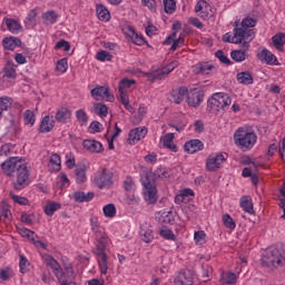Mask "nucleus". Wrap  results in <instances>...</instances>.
<instances>
[{"mask_svg":"<svg viewBox=\"0 0 285 285\" xmlns=\"http://www.w3.org/2000/svg\"><path fill=\"white\" fill-rule=\"evenodd\" d=\"M1 168L9 177H17V180L13 183L16 190H23L28 186L30 173L28 171L26 160L19 157H11L1 164Z\"/></svg>","mask_w":285,"mask_h":285,"instance_id":"obj_1","label":"nucleus"},{"mask_svg":"<svg viewBox=\"0 0 285 285\" xmlns=\"http://www.w3.org/2000/svg\"><path fill=\"white\" fill-rule=\"evenodd\" d=\"M234 141L239 150L246 153L257 144V134L253 129L240 127L234 134Z\"/></svg>","mask_w":285,"mask_h":285,"instance_id":"obj_2","label":"nucleus"},{"mask_svg":"<svg viewBox=\"0 0 285 285\" xmlns=\"http://www.w3.org/2000/svg\"><path fill=\"white\" fill-rule=\"evenodd\" d=\"M159 177H161L159 171H147L142 179V186L145 188L144 197L147 204H157L159 199L157 195V179H159Z\"/></svg>","mask_w":285,"mask_h":285,"instance_id":"obj_3","label":"nucleus"},{"mask_svg":"<svg viewBox=\"0 0 285 285\" xmlns=\"http://www.w3.org/2000/svg\"><path fill=\"white\" fill-rule=\"evenodd\" d=\"M262 263L267 268L285 266V247H269L263 255Z\"/></svg>","mask_w":285,"mask_h":285,"instance_id":"obj_4","label":"nucleus"},{"mask_svg":"<svg viewBox=\"0 0 285 285\" xmlns=\"http://www.w3.org/2000/svg\"><path fill=\"white\" fill-rule=\"evenodd\" d=\"M233 104V99L226 92H216L207 100L208 112L217 115L219 110H226Z\"/></svg>","mask_w":285,"mask_h":285,"instance_id":"obj_5","label":"nucleus"},{"mask_svg":"<svg viewBox=\"0 0 285 285\" xmlns=\"http://www.w3.org/2000/svg\"><path fill=\"white\" fill-rule=\"evenodd\" d=\"M256 23L257 21L253 18H244L240 22V27H238L237 22H235L236 30H242L244 32L243 48H245V50H248V43L255 39V31L250 28H255Z\"/></svg>","mask_w":285,"mask_h":285,"instance_id":"obj_6","label":"nucleus"},{"mask_svg":"<svg viewBox=\"0 0 285 285\" xmlns=\"http://www.w3.org/2000/svg\"><path fill=\"white\" fill-rule=\"evenodd\" d=\"M94 184L97 186V188L100 189L111 188L114 184L112 173H110L108 169H102L96 173V176L94 177Z\"/></svg>","mask_w":285,"mask_h":285,"instance_id":"obj_7","label":"nucleus"},{"mask_svg":"<svg viewBox=\"0 0 285 285\" xmlns=\"http://www.w3.org/2000/svg\"><path fill=\"white\" fill-rule=\"evenodd\" d=\"M224 161H226L224 154L210 155L207 158L206 168L209 173H215V170H219V168H222V164H224Z\"/></svg>","mask_w":285,"mask_h":285,"instance_id":"obj_8","label":"nucleus"},{"mask_svg":"<svg viewBox=\"0 0 285 285\" xmlns=\"http://www.w3.org/2000/svg\"><path fill=\"white\" fill-rule=\"evenodd\" d=\"M195 12L198 14V17H200V19L205 20H208L212 17H214L213 8L205 0H200L197 2L195 7Z\"/></svg>","mask_w":285,"mask_h":285,"instance_id":"obj_9","label":"nucleus"},{"mask_svg":"<svg viewBox=\"0 0 285 285\" xmlns=\"http://www.w3.org/2000/svg\"><path fill=\"white\" fill-rule=\"evenodd\" d=\"M257 59L267 66H279V60H277V57L268 49H263L259 53H257Z\"/></svg>","mask_w":285,"mask_h":285,"instance_id":"obj_10","label":"nucleus"},{"mask_svg":"<svg viewBox=\"0 0 285 285\" xmlns=\"http://www.w3.org/2000/svg\"><path fill=\"white\" fill-rule=\"evenodd\" d=\"M146 135H148V128L146 127H138V128L131 129L129 131V137H128V141L130 146H135V144H137L138 141H141V139L146 137Z\"/></svg>","mask_w":285,"mask_h":285,"instance_id":"obj_11","label":"nucleus"},{"mask_svg":"<svg viewBox=\"0 0 285 285\" xmlns=\"http://www.w3.org/2000/svg\"><path fill=\"white\" fill-rule=\"evenodd\" d=\"M122 32L126 35V37H129L130 41L135 43V46H144V43H146L144 36H138L135 28L130 26H125L122 28Z\"/></svg>","mask_w":285,"mask_h":285,"instance_id":"obj_12","label":"nucleus"},{"mask_svg":"<svg viewBox=\"0 0 285 285\" xmlns=\"http://www.w3.org/2000/svg\"><path fill=\"white\" fill-rule=\"evenodd\" d=\"M202 101H204V91L194 88L187 97L188 106L191 108H198V106H202Z\"/></svg>","mask_w":285,"mask_h":285,"instance_id":"obj_13","label":"nucleus"},{"mask_svg":"<svg viewBox=\"0 0 285 285\" xmlns=\"http://www.w3.org/2000/svg\"><path fill=\"white\" fill-rule=\"evenodd\" d=\"M223 41L225 43H236L239 45L242 43V46H244V31L240 29H234V37H230L229 33H225L223 36Z\"/></svg>","mask_w":285,"mask_h":285,"instance_id":"obj_14","label":"nucleus"},{"mask_svg":"<svg viewBox=\"0 0 285 285\" xmlns=\"http://www.w3.org/2000/svg\"><path fill=\"white\" fill-rule=\"evenodd\" d=\"M185 151L189 155H195V153H199V150H204V142L199 139H191L185 142Z\"/></svg>","mask_w":285,"mask_h":285,"instance_id":"obj_15","label":"nucleus"},{"mask_svg":"<svg viewBox=\"0 0 285 285\" xmlns=\"http://www.w3.org/2000/svg\"><path fill=\"white\" fill-rule=\"evenodd\" d=\"M108 242H110V238H108V235L106 234L101 235L100 238L97 239V245H96V248L94 249V254L96 256L107 255L106 246H108Z\"/></svg>","mask_w":285,"mask_h":285,"instance_id":"obj_16","label":"nucleus"},{"mask_svg":"<svg viewBox=\"0 0 285 285\" xmlns=\"http://www.w3.org/2000/svg\"><path fill=\"white\" fill-rule=\"evenodd\" d=\"M70 119H72V111L67 107H61L56 112V120L59 124H68L70 122Z\"/></svg>","mask_w":285,"mask_h":285,"instance_id":"obj_17","label":"nucleus"},{"mask_svg":"<svg viewBox=\"0 0 285 285\" xmlns=\"http://www.w3.org/2000/svg\"><path fill=\"white\" fill-rule=\"evenodd\" d=\"M82 146L85 150H88L89 153H104V145H101V142L97 140H83Z\"/></svg>","mask_w":285,"mask_h":285,"instance_id":"obj_18","label":"nucleus"},{"mask_svg":"<svg viewBox=\"0 0 285 285\" xmlns=\"http://www.w3.org/2000/svg\"><path fill=\"white\" fill-rule=\"evenodd\" d=\"M175 285H193L190 272H180L174 279Z\"/></svg>","mask_w":285,"mask_h":285,"instance_id":"obj_19","label":"nucleus"},{"mask_svg":"<svg viewBox=\"0 0 285 285\" xmlns=\"http://www.w3.org/2000/svg\"><path fill=\"white\" fill-rule=\"evenodd\" d=\"M4 50H14V48H21V40L17 37H7L2 40Z\"/></svg>","mask_w":285,"mask_h":285,"instance_id":"obj_20","label":"nucleus"},{"mask_svg":"<svg viewBox=\"0 0 285 285\" xmlns=\"http://www.w3.org/2000/svg\"><path fill=\"white\" fill-rule=\"evenodd\" d=\"M4 23L8 28V30H10L12 32V35H19V32H21L23 30V27L21 26V23H19V21H17L12 18H6Z\"/></svg>","mask_w":285,"mask_h":285,"instance_id":"obj_21","label":"nucleus"},{"mask_svg":"<svg viewBox=\"0 0 285 285\" xmlns=\"http://www.w3.org/2000/svg\"><path fill=\"white\" fill-rule=\"evenodd\" d=\"M73 199L78 204H83V203L92 202V199H95V193L89 191V193L86 194L83 191H76L73 194Z\"/></svg>","mask_w":285,"mask_h":285,"instance_id":"obj_22","label":"nucleus"},{"mask_svg":"<svg viewBox=\"0 0 285 285\" xmlns=\"http://www.w3.org/2000/svg\"><path fill=\"white\" fill-rule=\"evenodd\" d=\"M236 79L238 83H242L243 86H253V75L250 71H242L236 75Z\"/></svg>","mask_w":285,"mask_h":285,"instance_id":"obj_23","label":"nucleus"},{"mask_svg":"<svg viewBox=\"0 0 285 285\" xmlns=\"http://www.w3.org/2000/svg\"><path fill=\"white\" fill-rule=\"evenodd\" d=\"M272 41H273L274 48H276V50H278V52H284V46H285V33L284 32L276 33L272 38Z\"/></svg>","mask_w":285,"mask_h":285,"instance_id":"obj_24","label":"nucleus"},{"mask_svg":"<svg viewBox=\"0 0 285 285\" xmlns=\"http://www.w3.org/2000/svg\"><path fill=\"white\" fill-rule=\"evenodd\" d=\"M240 208H243V210L249 215H255V209L253 208V198L249 196H243L240 198Z\"/></svg>","mask_w":285,"mask_h":285,"instance_id":"obj_25","label":"nucleus"},{"mask_svg":"<svg viewBox=\"0 0 285 285\" xmlns=\"http://www.w3.org/2000/svg\"><path fill=\"white\" fill-rule=\"evenodd\" d=\"M97 17L100 21H110V11L104 4H97L96 7Z\"/></svg>","mask_w":285,"mask_h":285,"instance_id":"obj_26","label":"nucleus"},{"mask_svg":"<svg viewBox=\"0 0 285 285\" xmlns=\"http://www.w3.org/2000/svg\"><path fill=\"white\" fill-rule=\"evenodd\" d=\"M46 262H47V266H50V268H52L55 275H58V276L61 275V269H62L61 265L59 264V262H57V259H55V257L47 256Z\"/></svg>","mask_w":285,"mask_h":285,"instance_id":"obj_27","label":"nucleus"},{"mask_svg":"<svg viewBox=\"0 0 285 285\" xmlns=\"http://www.w3.org/2000/svg\"><path fill=\"white\" fill-rule=\"evenodd\" d=\"M75 175L77 184L86 183V165H78L75 169Z\"/></svg>","mask_w":285,"mask_h":285,"instance_id":"obj_28","label":"nucleus"},{"mask_svg":"<svg viewBox=\"0 0 285 285\" xmlns=\"http://www.w3.org/2000/svg\"><path fill=\"white\" fill-rule=\"evenodd\" d=\"M42 19L46 26H52L53 23H57V19H59V14H57V12L52 10H49L43 13Z\"/></svg>","mask_w":285,"mask_h":285,"instance_id":"obj_29","label":"nucleus"},{"mask_svg":"<svg viewBox=\"0 0 285 285\" xmlns=\"http://www.w3.org/2000/svg\"><path fill=\"white\" fill-rule=\"evenodd\" d=\"M230 57L237 63H242V61H246V59H248V53L246 52V50H242V49L233 50L230 52Z\"/></svg>","mask_w":285,"mask_h":285,"instance_id":"obj_30","label":"nucleus"},{"mask_svg":"<svg viewBox=\"0 0 285 285\" xmlns=\"http://www.w3.org/2000/svg\"><path fill=\"white\" fill-rule=\"evenodd\" d=\"M49 164L50 166H55L51 168V173H59V170H61V156H59V154H52Z\"/></svg>","mask_w":285,"mask_h":285,"instance_id":"obj_31","label":"nucleus"},{"mask_svg":"<svg viewBox=\"0 0 285 285\" xmlns=\"http://www.w3.org/2000/svg\"><path fill=\"white\" fill-rule=\"evenodd\" d=\"M52 128H55V125L50 122V116H45L41 120L39 131L40 132H51Z\"/></svg>","mask_w":285,"mask_h":285,"instance_id":"obj_32","label":"nucleus"},{"mask_svg":"<svg viewBox=\"0 0 285 285\" xmlns=\"http://www.w3.org/2000/svg\"><path fill=\"white\" fill-rule=\"evenodd\" d=\"M108 94V88L104 86H97L96 88L91 89V96L99 101L100 98H104L105 95Z\"/></svg>","mask_w":285,"mask_h":285,"instance_id":"obj_33","label":"nucleus"},{"mask_svg":"<svg viewBox=\"0 0 285 285\" xmlns=\"http://www.w3.org/2000/svg\"><path fill=\"white\" fill-rule=\"evenodd\" d=\"M99 269L102 275L108 273V254L98 256Z\"/></svg>","mask_w":285,"mask_h":285,"instance_id":"obj_34","label":"nucleus"},{"mask_svg":"<svg viewBox=\"0 0 285 285\" xmlns=\"http://www.w3.org/2000/svg\"><path fill=\"white\" fill-rule=\"evenodd\" d=\"M59 208H61V204H59V203H48L45 206V213L49 217H52V215H55V212L59 210Z\"/></svg>","mask_w":285,"mask_h":285,"instance_id":"obj_35","label":"nucleus"},{"mask_svg":"<svg viewBox=\"0 0 285 285\" xmlns=\"http://www.w3.org/2000/svg\"><path fill=\"white\" fill-rule=\"evenodd\" d=\"M12 106V98L10 97H1L0 98V117H2L3 111L8 110Z\"/></svg>","mask_w":285,"mask_h":285,"instance_id":"obj_36","label":"nucleus"},{"mask_svg":"<svg viewBox=\"0 0 285 285\" xmlns=\"http://www.w3.org/2000/svg\"><path fill=\"white\" fill-rule=\"evenodd\" d=\"M223 224L226 228H229V230H235V228H237V224L228 214L223 215Z\"/></svg>","mask_w":285,"mask_h":285,"instance_id":"obj_37","label":"nucleus"},{"mask_svg":"<svg viewBox=\"0 0 285 285\" xmlns=\"http://www.w3.org/2000/svg\"><path fill=\"white\" fill-rule=\"evenodd\" d=\"M160 237H164V239H169L171 242H176L177 240V236H175V234L170 230V228L168 227H163L160 229Z\"/></svg>","mask_w":285,"mask_h":285,"instance_id":"obj_38","label":"nucleus"},{"mask_svg":"<svg viewBox=\"0 0 285 285\" xmlns=\"http://www.w3.org/2000/svg\"><path fill=\"white\" fill-rule=\"evenodd\" d=\"M136 83H137V80L135 79L124 78L122 80L119 81L118 90L126 91L127 88H132V86H135Z\"/></svg>","mask_w":285,"mask_h":285,"instance_id":"obj_39","label":"nucleus"},{"mask_svg":"<svg viewBox=\"0 0 285 285\" xmlns=\"http://www.w3.org/2000/svg\"><path fill=\"white\" fill-rule=\"evenodd\" d=\"M76 119L80 126H86L88 124V114L83 109H79L76 111Z\"/></svg>","mask_w":285,"mask_h":285,"instance_id":"obj_40","label":"nucleus"},{"mask_svg":"<svg viewBox=\"0 0 285 285\" xmlns=\"http://www.w3.org/2000/svg\"><path fill=\"white\" fill-rule=\"evenodd\" d=\"M197 69L200 75H209L208 71L215 70V67L209 62H200L199 65H197Z\"/></svg>","mask_w":285,"mask_h":285,"instance_id":"obj_41","label":"nucleus"},{"mask_svg":"<svg viewBox=\"0 0 285 285\" xmlns=\"http://www.w3.org/2000/svg\"><path fill=\"white\" fill-rule=\"evenodd\" d=\"M104 215L105 217L112 218L115 215H117V207H115V204H108L104 208Z\"/></svg>","mask_w":285,"mask_h":285,"instance_id":"obj_42","label":"nucleus"},{"mask_svg":"<svg viewBox=\"0 0 285 285\" xmlns=\"http://www.w3.org/2000/svg\"><path fill=\"white\" fill-rule=\"evenodd\" d=\"M164 8L167 14H173L177 9V2L175 0H164Z\"/></svg>","mask_w":285,"mask_h":285,"instance_id":"obj_43","label":"nucleus"},{"mask_svg":"<svg viewBox=\"0 0 285 285\" xmlns=\"http://www.w3.org/2000/svg\"><path fill=\"white\" fill-rule=\"evenodd\" d=\"M145 77L151 83L155 82V81H161V79H164V76H161V71L160 70L154 71V72H147V73H145Z\"/></svg>","mask_w":285,"mask_h":285,"instance_id":"obj_44","label":"nucleus"},{"mask_svg":"<svg viewBox=\"0 0 285 285\" xmlns=\"http://www.w3.org/2000/svg\"><path fill=\"white\" fill-rule=\"evenodd\" d=\"M91 230L92 233H95L96 237H101V235H106V233L101 230V226L99 225L97 218H91Z\"/></svg>","mask_w":285,"mask_h":285,"instance_id":"obj_45","label":"nucleus"},{"mask_svg":"<svg viewBox=\"0 0 285 285\" xmlns=\"http://www.w3.org/2000/svg\"><path fill=\"white\" fill-rule=\"evenodd\" d=\"M95 112L99 117H108V106L104 105V102H98L95 107Z\"/></svg>","mask_w":285,"mask_h":285,"instance_id":"obj_46","label":"nucleus"},{"mask_svg":"<svg viewBox=\"0 0 285 285\" xmlns=\"http://www.w3.org/2000/svg\"><path fill=\"white\" fill-rule=\"evenodd\" d=\"M179 66V62L178 61H173L170 62L169 65H167L166 67H164L161 70H160V75L163 76V79L164 77H166L167 75H170V72H173V70H175V68H177Z\"/></svg>","mask_w":285,"mask_h":285,"instance_id":"obj_47","label":"nucleus"},{"mask_svg":"<svg viewBox=\"0 0 285 285\" xmlns=\"http://www.w3.org/2000/svg\"><path fill=\"white\" fill-rule=\"evenodd\" d=\"M19 266H20V273L26 274L28 273V268L30 267V261H28V258H26V256L20 255V262H19Z\"/></svg>","mask_w":285,"mask_h":285,"instance_id":"obj_48","label":"nucleus"},{"mask_svg":"<svg viewBox=\"0 0 285 285\" xmlns=\"http://www.w3.org/2000/svg\"><path fill=\"white\" fill-rule=\"evenodd\" d=\"M24 117V124L27 126H35V112L32 110L28 109L23 114Z\"/></svg>","mask_w":285,"mask_h":285,"instance_id":"obj_49","label":"nucleus"},{"mask_svg":"<svg viewBox=\"0 0 285 285\" xmlns=\"http://www.w3.org/2000/svg\"><path fill=\"white\" fill-rule=\"evenodd\" d=\"M215 57L217 59H219L220 63H225L226 66H232L233 62L230 61V59L228 57H226V55H224L223 50H217L215 52Z\"/></svg>","mask_w":285,"mask_h":285,"instance_id":"obj_50","label":"nucleus"},{"mask_svg":"<svg viewBox=\"0 0 285 285\" xmlns=\"http://www.w3.org/2000/svg\"><path fill=\"white\" fill-rule=\"evenodd\" d=\"M237 275L235 273H227L223 276V284H236Z\"/></svg>","mask_w":285,"mask_h":285,"instance_id":"obj_51","label":"nucleus"},{"mask_svg":"<svg viewBox=\"0 0 285 285\" xmlns=\"http://www.w3.org/2000/svg\"><path fill=\"white\" fill-rule=\"evenodd\" d=\"M140 235L142 237V242H145L146 244H150V242H153V229H141Z\"/></svg>","mask_w":285,"mask_h":285,"instance_id":"obj_52","label":"nucleus"},{"mask_svg":"<svg viewBox=\"0 0 285 285\" xmlns=\"http://www.w3.org/2000/svg\"><path fill=\"white\" fill-rule=\"evenodd\" d=\"M96 59H98V61H112V55L102 50L97 53Z\"/></svg>","mask_w":285,"mask_h":285,"instance_id":"obj_53","label":"nucleus"},{"mask_svg":"<svg viewBox=\"0 0 285 285\" xmlns=\"http://www.w3.org/2000/svg\"><path fill=\"white\" fill-rule=\"evenodd\" d=\"M213 275V267L210 265H203V282H209Z\"/></svg>","mask_w":285,"mask_h":285,"instance_id":"obj_54","label":"nucleus"},{"mask_svg":"<svg viewBox=\"0 0 285 285\" xmlns=\"http://www.w3.org/2000/svg\"><path fill=\"white\" fill-rule=\"evenodd\" d=\"M169 101L173 104H181L184 101V98L177 92L176 89H173L169 95Z\"/></svg>","mask_w":285,"mask_h":285,"instance_id":"obj_55","label":"nucleus"},{"mask_svg":"<svg viewBox=\"0 0 285 285\" xmlns=\"http://www.w3.org/2000/svg\"><path fill=\"white\" fill-rule=\"evenodd\" d=\"M10 197H11V199H13V202L16 204H20V206H28V203H29L28 198L22 197V196H18V195L12 194V193L10 194Z\"/></svg>","mask_w":285,"mask_h":285,"instance_id":"obj_56","label":"nucleus"},{"mask_svg":"<svg viewBox=\"0 0 285 285\" xmlns=\"http://www.w3.org/2000/svg\"><path fill=\"white\" fill-rule=\"evenodd\" d=\"M104 130L101 122L94 120L89 126V132L95 135V132H101Z\"/></svg>","mask_w":285,"mask_h":285,"instance_id":"obj_57","label":"nucleus"},{"mask_svg":"<svg viewBox=\"0 0 285 285\" xmlns=\"http://www.w3.org/2000/svg\"><path fill=\"white\" fill-rule=\"evenodd\" d=\"M56 68L59 72H62V73L67 72V70H68V59L62 58V59L58 60Z\"/></svg>","mask_w":285,"mask_h":285,"instance_id":"obj_58","label":"nucleus"},{"mask_svg":"<svg viewBox=\"0 0 285 285\" xmlns=\"http://www.w3.org/2000/svg\"><path fill=\"white\" fill-rule=\"evenodd\" d=\"M61 48H63L65 52L70 51V42L66 41V40H60L59 42H57V45L55 46V50H61Z\"/></svg>","mask_w":285,"mask_h":285,"instance_id":"obj_59","label":"nucleus"},{"mask_svg":"<svg viewBox=\"0 0 285 285\" xmlns=\"http://www.w3.org/2000/svg\"><path fill=\"white\" fill-rule=\"evenodd\" d=\"M11 277H12V269H10V267H7L0 271V279H3V282L10 279Z\"/></svg>","mask_w":285,"mask_h":285,"instance_id":"obj_60","label":"nucleus"},{"mask_svg":"<svg viewBox=\"0 0 285 285\" xmlns=\"http://www.w3.org/2000/svg\"><path fill=\"white\" fill-rule=\"evenodd\" d=\"M163 222L164 224H175V214H173V212L164 213Z\"/></svg>","mask_w":285,"mask_h":285,"instance_id":"obj_61","label":"nucleus"},{"mask_svg":"<svg viewBox=\"0 0 285 285\" xmlns=\"http://www.w3.org/2000/svg\"><path fill=\"white\" fill-rule=\"evenodd\" d=\"M6 219H10V208L8 205L2 206V210L0 213V222H6Z\"/></svg>","mask_w":285,"mask_h":285,"instance_id":"obj_62","label":"nucleus"},{"mask_svg":"<svg viewBox=\"0 0 285 285\" xmlns=\"http://www.w3.org/2000/svg\"><path fill=\"white\" fill-rule=\"evenodd\" d=\"M20 235L22 237H27V239H30V242H32V239H35V232H32L28 228L20 229Z\"/></svg>","mask_w":285,"mask_h":285,"instance_id":"obj_63","label":"nucleus"},{"mask_svg":"<svg viewBox=\"0 0 285 285\" xmlns=\"http://www.w3.org/2000/svg\"><path fill=\"white\" fill-rule=\"evenodd\" d=\"M4 77H7L8 79H16L17 71L12 67H6L4 68Z\"/></svg>","mask_w":285,"mask_h":285,"instance_id":"obj_64","label":"nucleus"}]
</instances>
